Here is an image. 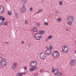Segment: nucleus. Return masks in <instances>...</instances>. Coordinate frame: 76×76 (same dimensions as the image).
<instances>
[{"mask_svg":"<svg viewBox=\"0 0 76 76\" xmlns=\"http://www.w3.org/2000/svg\"><path fill=\"white\" fill-rule=\"evenodd\" d=\"M52 55L53 57L55 58H59L60 57V53L57 50H55L53 51L52 53Z\"/></svg>","mask_w":76,"mask_h":76,"instance_id":"nucleus-1","label":"nucleus"},{"mask_svg":"<svg viewBox=\"0 0 76 76\" xmlns=\"http://www.w3.org/2000/svg\"><path fill=\"white\" fill-rule=\"evenodd\" d=\"M34 37L36 40H40L42 37V35L40 34L36 33L35 34Z\"/></svg>","mask_w":76,"mask_h":76,"instance_id":"nucleus-2","label":"nucleus"},{"mask_svg":"<svg viewBox=\"0 0 76 76\" xmlns=\"http://www.w3.org/2000/svg\"><path fill=\"white\" fill-rule=\"evenodd\" d=\"M0 63H1V67H4L7 66V61L6 60H2L0 62Z\"/></svg>","mask_w":76,"mask_h":76,"instance_id":"nucleus-3","label":"nucleus"},{"mask_svg":"<svg viewBox=\"0 0 76 76\" xmlns=\"http://www.w3.org/2000/svg\"><path fill=\"white\" fill-rule=\"evenodd\" d=\"M76 64V61L75 59H72L70 62V66L71 67L75 66Z\"/></svg>","mask_w":76,"mask_h":76,"instance_id":"nucleus-4","label":"nucleus"},{"mask_svg":"<svg viewBox=\"0 0 76 76\" xmlns=\"http://www.w3.org/2000/svg\"><path fill=\"white\" fill-rule=\"evenodd\" d=\"M45 52L47 56H50L51 53V50L48 48L46 50Z\"/></svg>","mask_w":76,"mask_h":76,"instance_id":"nucleus-5","label":"nucleus"},{"mask_svg":"<svg viewBox=\"0 0 76 76\" xmlns=\"http://www.w3.org/2000/svg\"><path fill=\"white\" fill-rule=\"evenodd\" d=\"M46 56L45 54L43 53H41L40 55V58L42 60H45Z\"/></svg>","mask_w":76,"mask_h":76,"instance_id":"nucleus-6","label":"nucleus"},{"mask_svg":"<svg viewBox=\"0 0 76 76\" xmlns=\"http://www.w3.org/2000/svg\"><path fill=\"white\" fill-rule=\"evenodd\" d=\"M68 19H69L68 21H69L70 22H71L72 23H73V22H74L75 20V18L73 17H72L71 16H69L68 17ZM71 19V20H69Z\"/></svg>","mask_w":76,"mask_h":76,"instance_id":"nucleus-7","label":"nucleus"},{"mask_svg":"<svg viewBox=\"0 0 76 76\" xmlns=\"http://www.w3.org/2000/svg\"><path fill=\"white\" fill-rule=\"evenodd\" d=\"M4 12V7L2 6H1L0 8V13H3Z\"/></svg>","mask_w":76,"mask_h":76,"instance_id":"nucleus-8","label":"nucleus"},{"mask_svg":"<svg viewBox=\"0 0 76 76\" xmlns=\"http://www.w3.org/2000/svg\"><path fill=\"white\" fill-rule=\"evenodd\" d=\"M59 72V70H58V69L57 68L55 69V71L54 72V75H57V74Z\"/></svg>","mask_w":76,"mask_h":76,"instance_id":"nucleus-9","label":"nucleus"},{"mask_svg":"<svg viewBox=\"0 0 76 76\" xmlns=\"http://www.w3.org/2000/svg\"><path fill=\"white\" fill-rule=\"evenodd\" d=\"M61 51L64 52V53H67L68 51V48H66V49H64L61 50Z\"/></svg>","mask_w":76,"mask_h":76,"instance_id":"nucleus-10","label":"nucleus"},{"mask_svg":"<svg viewBox=\"0 0 76 76\" xmlns=\"http://www.w3.org/2000/svg\"><path fill=\"white\" fill-rule=\"evenodd\" d=\"M21 10L22 13H24L26 12V9L25 7H23L21 8Z\"/></svg>","mask_w":76,"mask_h":76,"instance_id":"nucleus-11","label":"nucleus"},{"mask_svg":"<svg viewBox=\"0 0 76 76\" xmlns=\"http://www.w3.org/2000/svg\"><path fill=\"white\" fill-rule=\"evenodd\" d=\"M33 31L34 32H37L38 31V29L37 27H34L33 28Z\"/></svg>","mask_w":76,"mask_h":76,"instance_id":"nucleus-12","label":"nucleus"},{"mask_svg":"<svg viewBox=\"0 0 76 76\" xmlns=\"http://www.w3.org/2000/svg\"><path fill=\"white\" fill-rule=\"evenodd\" d=\"M0 20H5V18L3 17V16H0Z\"/></svg>","mask_w":76,"mask_h":76,"instance_id":"nucleus-13","label":"nucleus"},{"mask_svg":"<svg viewBox=\"0 0 76 76\" xmlns=\"http://www.w3.org/2000/svg\"><path fill=\"white\" fill-rule=\"evenodd\" d=\"M4 24V21L3 20H0V25H2Z\"/></svg>","mask_w":76,"mask_h":76,"instance_id":"nucleus-14","label":"nucleus"},{"mask_svg":"<svg viewBox=\"0 0 76 76\" xmlns=\"http://www.w3.org/2000/svg\"><path fill=\"white\" fill-rule=\"evenodd\" d=\"M34 70H35V67L34 66H32V67L30 69V72H32V71H34Z\"/></svg>","mask_w":76,"mask_h":76,"instance_id":"nucleus-15","label":"nucleus"},{"mask_svg":"<svg viewBox=\"0 0 76 76\" xmlns=\"http://www.w3.org/2000/svg\"><path fill=\"white\" fill-rule=\"evenodd\" d=\"M22 1L24 4H26L27 3V0H22Z\"/></svg>","mask_w":76,"mask_h":76,"instance_id":"nucleus-16","label":"nucleus"},{"mask_svg":"<svg viewBox=\"0 0 76 76\" xmlns=\"http://www.w3.org/2000/svg\"><path fill=\"white\" fill-rule=\"evenodd\" d=\"M39 33L41 34H44V31L42 30H41L39 31Z\"/></svg>","mask_w":76,"mask_h":76,"instance_id":"nucleus-17","label":"nucleus"},{"mask_svg":"<svg viewBox=\"0 0 76 76\" xmlns=\"http://www.w3.org/2000/svg\"><path fill=\"white\" fill-rule=\"evenodd\" d=\"M56 75L57 76H61V72H58L57 73Z\"/></svg>","mask_w":76,"mask_h":76,"instance_id":"nucleus-18","label":"nucleus"},{"mask_svg":"<svg viewBox=\"0 0 76 76\" xmlns=\"http://www.w3.org/2000/svg\"><path fill=\"white\" fill-rule=\"evenodd\" d=\"M12 12H11L9 11L8 12V15H12Z\"/></svg>","mask_w":76,"mask_h":76,"instance_id":"nucleus-19","label":"nucleus"},{"mask_svg":"<svg viewBox=\"0 0 76 76\" xmlns=\"http://www.w3.org/2000/svg\"><path fill=\"white\" fill-rule=\"evenodd\" d=\"M67 24L68 25H72V23L70 22L69 21V22H68L67 23Z\"/></svg>","mask_w":76,"mask_h":76,"instance_id":"nucleus-20","label":"nucleus"},{"mask_svg":"<svg viewBox=\"0 0 76 76\" xmlns=\"http://www.w3.org/2000/svg\"><path fill=\"white\" fill-rule=\"evenodd\" d=\"M67 48V47L66 46H64L62 48V50H63V49H66V48Z\"/></svg>","mask_w":76,"mask_h":76,"instance_id":"nucleus-21","label":"nucleus"},{"mask_svg":"<svg viewBox=\"0 0 76 76\" xmlns=\"http://www.w3.org/2000/svg\"><path fill=\"white\" fill-rule=\"evenodd\" d=\"M37 65V64H32L31 65V67H34L35 66Z\"/></svg>","mask_w":76,"mask_h":76,"instance_id":"nucleus-22","label":"nucleus"},{"mask_svg":"<svg viewBox=\"0 0 76 76\" xmlns=\"http://www.w3.org/2000/svg\"><path fill=\"white\" fill-rule=\"evenodd\" d=\"M55 71V69L53 68H52V73H54Z\"/></svg>","mask_w":76,"mask_h":76,"instance_id":"nucleus-23","label":"nucleus"},{"mask_svg":"<svg viewBox=\"0 0 76 76\" xmlns=\"http://www.w3.org/2000/svg\"><path fill=\"white\" fill-rule=\"evenodd\" d=\"M49 49H50V50H52L53 49V46H51V45H50L49 46Z\"/></svg>","mask_w":76,"mask_h":76,"instance_id":"nucleus-24","label":"nucleus"},{"mask_svg":"<svg viewBox=\"0 0 76 76\" xmlns=\"http://www.w3.org/2000/svg\"><path fill=\"white\" fill-rule=\"evenodd\" d=\"M51 38H53V36H52V35H50L48 37V39H51Z\"/></svg>","mask_w":76,"mask_h":76,"instance_id":"nucleus-25","label":"nucleus"},{"mask_svg":"<svg viewBox=\"0 0 76 76\" xmlns=\"http://www.w3.org/2000/svg\"><path fill=\"white\" fill-rule=\"evenodd\" d=\"M59 4L60 6H61L62 5V1H59Z\"/></svg>","mask_w":76,"mask_h":76,"instance_id":"nucleus-26","label":"nucleus"},{"mask_svg":"<svg viewBox=\"0 0 76 76\" xmlns=\"http://www.w3.org/2000/svg\"><path fill=\"white\" fill-rule=\"evenodd\" d=\"M61 18H58L57 19V21H58L59 22H60L61 20Z\"/></svg>","mask_w":76,"mask_h":76,"instance_id":"nucleus-27","label":"nucleus"},{"mask_svg":"<svg viewBox=\"0 0 76 76\" xmlns=\"http://www.w3.org/2000/svg\"><path fill=\"white\" fill-rule=\"evenodd\" d=\"M7 21H6L4 23V25H5L6 26H7Z\"/></svg>","mask_w":76,"mask_h":76,"instance_id":"nucleus-28","label":"nucleus"},{"mask_svg":"<svg viewBox=\"0 0 76 76\" xmlns=\"http://www.w3.org/2000/svg\"><path fill=\"white\" fill-rule=\"evenodd\" d=\"M25 24L26 25H28V21L27 20H26L25 21Z\"/></svg>","mask_w":76,"mask_h":76,"instance_id":"nucleus-29","label":"nucleus"},{"mask_svg":"<svg viewBox=\"0 0 76 76\" xmlns=\"http://www.w3.org/2000/svg\"><path fill=\"white\" fill-rule=\"evenodd\" d=\"M34 70H37L38 68L37 67V66H34Z\"/></svg>","mask_w":76,"mask_h":76,"instance_id":"nucleus-30","label":"nucleus"},{"mask_svg":"<svg viewBox=\"0 0 76 76\" xmlns=\"http://www.w3.org/2000/svg\"><path fill=\"white\" fill-rule=\"evenodd\" d=\"M44 25H48V22H45L44 23Z\"/></svg>","mask_w":76,"mask_h":76,"instance_id":"nucleus-31","label":"nucleus"},{"mask_svg":"<svg viewBox=\"0 0 76 76\" xmlns=\"http://www.w3.org/2000/svg\"><path fill=\"white\" fill-rule=\"evenodd\" d=\"M32 64H37V62H36V61H33L32 62Z\"/></svg>","mask_w":76,"mask_h":76,"instance_id":"nucleus-32","label":"nucleus"},{"mask_svg":"<svg viewBox=\"0 0 76 76\" xmlns=\"http://www.w3.org/2000/svg\"><path fill=\"white\" fill-rule=\"evenodd\" d=\"M15 16L16 18H18V14L17 13H15Z\"/></svg>","mask_w":76,"mask_h":76,"instance_id":"nucleus-33","label":"nucleus"},{"mask_svg":"<svg viewBox=\"0 0 76 76\" xmlns=\"http://www.w3.org/2000/svg\"><path fill=\"white\" fill-rule=\"evenodd\" d=\"M19 76H23V74H22V73H19Z\"/></svg>","mask_w":76,"mask_h":76,"instance_id":"nucleus-34","label":"nucleus"},{"mask_svg":"<svg viewBox=\"0 0 76 76\" xmlns=\"http://www.w3.org/2000/svg\"><path fill=\"white\" fill-rule=\"evenodd\" d=\"M36 25L37 26H40V24H36Z\"/></svg>","mask_w":76,"mask_h":76,"instance_id":"nucleus-35","label":"nucleus"},{"mask_svg":"<svg viewBox=\"0 0 76 76\" xmlns=\"http://www.w3.org/2000/svg\"><path fill=\"white\" fill-rule=\"evenodd\" d=\"M14 65L16 66V65H17V63H14L13 64Z\"/></svg>","mask_w":76,"mask_h":76,"instance_id":"nucleus-36","label":"nucleus"},{"mask_svg":"<svg viewBox=\"0 0 76 76\" xmlns=\"http://www.w3.org/2000/svg\"><path fill=\"white\" fill-rule=\"evenodd\" d=\"M33 10V9H32V7H31L30 8V11H32Z\"/></svg>","mask_w":76,"mask_h":76,"instance_id":"nucleus-37","label":"nucleus"},{"mask_svg":"<svg viewBox=\"0 0 76 76\" xmlns=\"http://www.w3.org/2000/svg\"><path fill=\"white\" fill-rule=\"evenodd\" d=\"M24 70H26L27 69V68L26 67H24Z\"/></svg>","mask_w":76,"mask_h":76,"instance_id":"nucleus-38","label":"nucleus"},{"mask_svg":"<svg viewBox=\"0 0 76 76\" xmlns=\"http://www.w3.org/2000/svg\"><path fill=\"white\" fill-rule=\"evenodd\" d=\"M34 76H38V74L36 73V74H34Z\"/></svg>","mask_w":76,"mask_h":76,"instance_id":"nucleus-39","label":"nucleus"},{"mask_svg":"<svg viewBox=\"0 0 76 76\" xmlns=\"http://www.w3.org/2000/svg\"><path fill=\"white\" fill-rule=\"evenodd\" d=\"M42 12V10H39V12Z\"/></svg>","mask_w":76,"mask_h":76,"instance_id":"nucleus-40","label":"nucleus"},{"mask_svg":"<svg viewBox=\"0 0 76 76\" xmlns=\"http://www.w3.org/2000/svg\"><path fill=\"white\" fill-rule=\"evenodd\" d=\"M16 76H19V73H17L16 75Z\"/></svg>","mask_w":76,"mask_h":76,"instance_id":"nucleus-41","label":"nucleus"},{"mask_svg":"<svg viewBox=\"0 0 76 76\" xmlns=\"http://www.w3.org/2000/svg\"><path fill=\"white\" fill-rule=\"evenodd\" d=\"M30 65L29 66H31V65H32V62H30Z\"/></svg>","mask_w":76,"mask_h":76,"instance_id":"nucleus-42","label":"nucleus"},{"mask_svg":"<svg viewBox=\"0 0 76 76\" xmlns=\"http://www.w3.org/2000/svg\"><path fill=\"white\" fill-rule=\"evenodd\" d=\"M12 68L14 70H15V68H14V67L13 66H12Z\"/></svg>","mask_w":76,"mask_h":76,"instance_id":"nucleus-43","label":"nucleus"},{"mask_svg":"<svg viewBox=\"0 0 76 76\" xmlns=\"http://www.w3.org/2000/svg\"><path fill=\"white\" fill-rule=\"evenodd\" d=\"M56 15H58V12H56Z\"/></svg>","mask_w":76,"mask_h":76,"instance_id":"nucleus-44","label":"nucleus"},{"mask_svg":"<svg viewBox=\"0 0 76 76\" xmlns=\"http://www.w3.org/2000/svg\"><path fill=\"white\" fill-rule=\"evenodd\" d=\"M66 31H69V29H68V28H66Z\"/></svg>","mask_w":76,"mask_h":76,"instance_id":"nucleus-45","label":"nucleus"},{"mask_svg":"<svg viewBox=\"0 0 76 76\" xmlns=\"http://www.w3.org/2000/svg\"><path fill=\"white\" fill-rule=\"evenodd\" d=\"M21 43H22V44H23V43H25V42H23V41H22L21 42Z\"/></svg>","mask_w":76,"mask_h":76,"instance_id":"nucleus-46","label":"nucleus"},{"mask_svg":"<svg viewBox=\"0 0 76 76\" xmlns=\"http://www.w3.org/2000/svg\"><path fill=\"white\" fill-rule=\"evenodd\" d=\"M13 66H14V69H15V68H16V66H14V65Z\"/></svg>","mask_w":76,"mask_h":76,"instance_id":"nucleus-47","label":"nucleus"},{"mask_svg":"<svg viewBox=\"0 0 76 76\" xmlns=\"http://www.w3.org/2000/svg\"><path fill=\"white\" fill-rule=\"evenodd\" d=\"M48 38H47V39H46V42H48Z\"/></svg>","mask_w":76,"mask_h":76,"instance_id":"nucleus-48","label":"nucleus"},{"mask_svg":"<svg viewBox=\"0 0 76 76\" xmlns=\"http://www.w3.org/2000/svg\"><path fill=\"white\" fill-rule=\"evenodd\" d=\"M0 59H1V60H2V58L0 57V61H1Z\"/></svg>","mask_w":76,"mask_h":76,"instance_id":"nucleus-49","label":"nucleus"},{"mask_svg":"<svg viewBox=\"0 0 76 76\" xmlns=\"http://www.w3.org/2000/svg\"><path fill=\"white\" fill-rule=\"evenodd\" d=\"M25 4H23V7H25Z\"/></svg>","mask_w":76,"mask_h":76,"instance_id":"nucleus-50","label":"nucleus"},{"mask_svg":"<svg viewBox=\"0 0 76 76\" xmlns=\"http://www.w3.org/2000/svg\"><path fill=\"white\" fill-rule=\"evenodd\" d=\"M43 70H41V71H40V73H42V72Z\"/></svg>","mask_w":76,"mask_h":76,"instance_id":"nucleus-51","label":"nucleus"},{"mask_svg":"<svg viewBox=\"0 0 76 76\" xmlns=\"http://www.w3.org/2000/svg\"><path fill=\"white\" fill-rule=\"evenodd\" d=\"M4 44H8V42H5Z\"/></svg>","mask_w":76,"mask_h":76,"instance_id":"nucleus-52","label":"nucleus"},{"mask_svg":"<svg viewBox=\"0 0 76 76\" xmlns=\"http://www.w3.org/2000/svg\"><path fill=\"white\" fill-rule=\"evenodd\" d=\"M23 75H26V73H23Z\"/></svg>","mask_w":76,"mask_h":76,"instance_id":"nucleus-53","label":"nucleus"},{"mask_svg":"<svg viewBox=\"0 0 76 76\" xmlns=\"http://www.w3.org/2000/svg\"><path fill=\"white\" fill-rule=\"evenodd\" d=\"M39 11H38V12H37V13H39Z\"/></svg>","mask_w":76,"mask_h":76,"instance_id":"nucleus-54","label":"nucleus"},{"mask_svg":"<svg viewBox=\"0 0 76 76\" xmlns=\"http://www.w3.org/2000/svg\"><path fill=\"white\" fill-rule=\"evenodd\" d=\"M75 54H76V50H75Z\"/></svg>","mask_w":76,"mask_h":76,"instance_id":"nucleus-55","label":"nucleus"},{"mask_svg":"<svg viewBox=\"0 0 76 76\" xmlns=\"http://www.w3.org/2000/svg\"><path fill=\"white\" fill-rule=\"evenodd\" d=\"M47 47H48V46H46V48H47Z\"/></svg>","mask_w":76,"mask_h":76,"instance_id":"nucleus-56","label":"nucleus"},{"mask_svg":"<svg viewBox=\"0 0 76 76\" xmlns=\"http://www.w3.org/2000/svg\"><path fill=\"white\" fill-rule=\"evenodd\" d=\"M1 6H0V8L1 7Z\"/></svg>","mask_w":76,"mask_h":76,"instance_id":"nucleus-57","label":"nucleus"},{"mask_svg":"<svg viewBox=\"0 0 76 76\" xmlns=\"http://www.w3.org/2000/svg\"><path fill=\"white\" fill-rule=\"evenodd\" d=\"M75 76H76V75Z\"/></svg>","mask_w":76,"mask_h":76,"instance_id":"nucleus-58","label":"nucleus"}]
</instances>
